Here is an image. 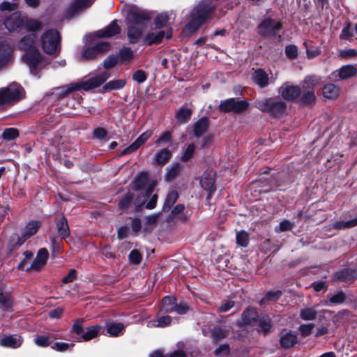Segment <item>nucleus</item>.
<instances>
[{
  "mask_svg": "<svg viewBox=\"0 0 357 357\" xmlns=\"http://www.w3.org/2000/svg\"><path fill=\"white\" fill-rule=\"evenodd\" d=\"M36 38L35 33H29L24 36L17 44L19 49L25 52L23 59L33 75H37L38 70L45 66V61L35 46Z\"/></svg>",
  "mask_w": 357,
  "mask_h": 357,
  "instance_id": "1",
  "label": "nucleus"
},
{
  "mask_svg": "<svg viewBox=\"0 0 357 357\" xmlns=\"http://www.w3.org/2000/svg\"><path fill=\"white\" fill-rule=\"evenodd\" d=\"M151 14L144 10L132 6L127 15L128 37L130 43H137L142 37V30L151 20Z\"/></svg>",
  "mask_w": 357,
  "mask_h": 357,
  "instance_id": "2",
  "label": "nucleus"
},
{
  "mask_svg": "<svg viewBox=\"0 0 357 357\" xmlns=\"http://www.w3.org/2000/svg\"><path fill=\"white\" fill-rule=\"evenodd\" d=\"M218 5L217 0H202L191 13V19L187 24L185 31L189 33L195 31L210 16Z\"/></svg>",
  "mask_w": 357,
  "mask_h": 357,
  "instance_id": "3",
  "label": "nucleus"
},
{
  "mask_svg": "<svg viewBox=\"0 0 357 357\" xmlns=\"http://www.w3.org/2000/svg\"><path fill=\"white\" fill-rule=\"evenodd\" d=\"M6 28L10 32H20L23 28L28 31L36 32L42 29L40 22L36 20H28L20 13H14L7 17L4 22Z\"/></svg>",
  "mask_w": 357,
  "mask_h": 357,
  "instance_id": "4",
  "label": "nucleus"
},
{
  "mask_svg": "<svg viewBox=\"0 0 357 357\" xmlns=\"http://www.w3.org/2000/svg\"><path fill=\"white\" fill-rule=\"evenodd\" d=\"M110 76L107 72H103L98 75L91 77L86 81L77 83H72L65 86L60 88L59 94L61 96H66L73 91H78L83 89L89 91L96 88L103 84Z\"/></svg>",
  "mask_w": 357,
  "mask_h": 357,
  "instance_id": "5",
  "label": "nucleus"
},
{
  "mask_svg": "<svg viewBox=\"0 0 357 357\" xmlns=\"http://www.w3.org/2000/svg\"><path fill=\"white\" fill-rule=\"evenodd\" d=\"M133 188L135 190H145L142 195L137 197L134 204L137 210L145 204L147 198L153 193L155 184L149 183L148 174L146 172L140 173L133 181Z\"/></svg>",
  "mask_w": 357,
  "mask_h": 357,
  "instance_id": "6",
  "label": "nucleus"
},
{
  "mask_svg": "<svg viewBox=\"0 0 357 357\" xmlns=\"http://www.w3.org/2000/svg\"><path fill=\"white\" fill-rule=\"evenodd\" d=\"M40 41L41 47L46 54H54L59 51L61 38L56 30L45 31L42 34Z\"/></svg>",
  "mask_w": 357,
  "mask_h": 357,
  "instance_id": "7",
  "label": "nucleus"
},
{
  "mask_svg": "<svg viewBox=\"0 0 357 357\" xmlns=\"http://www.w3.org/2000/svg\"><path fill=\"white\" fill-rule=\"evenodd\" d=\"M320 82V78L317 76H309L305 79L299 96V101L301 104L309 105L314 102V87L319 85Z\"/></svg>",
  "mask_w": 357,
  "mask_h": 357,
  "instance_id": "8",
  "label": "nucleus"
},
{
  "mask_svg": "<svg viewBox=\"0 0 357 357\" xmlns=\"http://www.w3.org/2000/svg\"><path fill=\"white\" fill-rule=\"evenodd\" d=\"M256 107L259 110L268 112L274 116L284 114L287 108V105L283 101L273 98L256 101Z\"/></svg>",
  "mask_w": 357,
  "mask_h": 357,
  "instance_id": "9",
  "label": "nucleus"
},
{
  "mask_svg": "<svg viewBox=\"0 0 357 357\" xmlns=\"http://www.w3.org/2000/svg\"><path fill=\"white\" fill-rule=\"evenodd\" d=\"M23 93V88L16 83L1 88L0 105H9L18 101L22 98Z\"/></svg>",
  "mask_w": 357,
  "mask_h": 357,
  "instance_id": "10",
  "label": "nucleus"
},
{
  "mask_svg": "<svg viewBox=\"0 0 357 357\" xmlns=\"http://www.w3.org/2000/svg\"><path fill=\"white\" fill-rule=\"evenodd\" d=\"M49 252L46 248H40L29 266H26V260H22L18 266L19 269L26 271H39L47 263Z\"/></svg>",
  "mask_w": 357,
  "mask_h": 357,
  "instance_id": "11",
  "label": "nucleus"
},
{
  "mask_svg": "<svg viewBox=\"0 0 357 357\" xmlns=\"http://www.w3.org/2000/svg\"><path fill=\"white\" fill-rule=\"evenodd\" d=\"M248 105V103L244 100H239L236 98H229L220 102L219 109L222 112L238 114L245 111Z\"/></svg>",
  "mask_w": 357,
  "mask_h": 357,
  "instance_id": "12",
  "label": "nucleus"
},
{
  "mask_svg": "<svg viewBox=\"0 0 357 357\" xmlns=\"http://www.w3.org/2000/svg\"><path fill=\"white\" fill-rule=\"evenodd\" d=\"M280 22L267 18L263 20L258 26L259 33L265 37H273L281 29Z\"/></svg>",
  "mask_w": 357,
  "mask_h": 357,
  "instance_id": "13",
  "label": "nucleus"
},
{
  "mask_svg": "<svg viewBox=\"0 0 357 357\" xmlns=\"http://www.w3.org/2000/svg\"><path fill=\"white\" fill-rule=\"evenodd\" d=\"M165 37L167 39L170 38L172 37V31L169 30L165 32V31L155 27L148 32L144 39V42L148 45L158 44L161 43L162 40Z\"/></svg>",
  "mask_w": 357,
  "mask_h": 357,
  "instance_id": "14",
  "label": "nucleus"
},
{
  "mask_svg": "<svg viewBox=\"0 0 357 357\" xmlns=\"http://www.w3.org/2000/svg\"><path fill=\"white\" fill-rule=\"evenodd\" d=\"M109 47L108 43H98L93 47H87L82 52L81 59L86 60L94 59L98 53L107 50Z\"/></svg>",
  "mask_w": 357,
  "mask_h": 357,
  "instance_id": "15",
  "label": "nucleus"
},
{
  "mask_svg": "<svg viewBox=\"0 0 357 357\" xmlns=\"http://www.w3.org/2000/svg\"><path fill=\"white\" fill-rule=\"evenodd\" d=\"M279 93L284 99L287 100H294L299 97L301 93V89L298 86L284 84L280 88Z\"/></svg>",
  "mask_w": 357,
  "mask_h": 357,
  "instance_id": "16",
  "label": "nucleus"
},
{
  "mask_svg": "<svg viewBox=\"0 0 357 357\" xmlns=\"http://www.w3.org/2000/svg\"><path fill=\"white\" fill-rule=\"evenodd\" d=\"M95 0H75L68 8L67 15L69 17L86 9Z\"/></svg>",
  "mask_w": 357,
  "mask_h": 357,
  "instance_id": "17",
  "label": "nucleus"
},
{
  "mask_svg": "<svg viewBox=\"0 0 357 357\" xmlns=\"http://www.w3.org/2000/svg\"><path fill=\"white\" fill-rule=\"evenodd\" d=\"M151 135L152 131L151 130H146L143 132L130 146L122 151L121 155L130 154L137 151L148 140Z\"/></svg>",
  "mask_w": 357,
  "mask_h": 357,
  "instance_id": "18",
  "label": "nucleus"
},
{
  "mask_svg": "<svg viewBox=\"0 0 357 357\" xmlns=\"http://www.w3.org/2000/svg\"><path fill=\"white\" fill-rule=\"evenodd\" d=\"M23 342V338L18 335H4L0 340V345L12 349L19 348Z\"/></svg>",
  "mask_w": 357,
  "mask_h": 357,
  "instance_id": "19",
  "label": "nucleus"
},
{
  "mask_svg": "<svg viewBox=\"0 0 357 357\" xmlns=\"http://www.w3.org/2000/svg\"><path fill=\"white\" fill-rule=\"evenodd\" d=\"M202 187L209 192L215 190V172L213 170H207L204 172L200 180Z\"/></svg>",
  "mask_w": 357,
  "mask_h": 357,
  "instance_id": "20",
  "label": "nucleus"
},
{
  "mask_svg": "<svg viewBox=\"0 0 357 357\" xmlns=\"http://www.w3.org/2000/svg\"><path fill=\"white\" fill-rule=\"evenodd\" d=\"M121 29L114 20L107 27L103 29L99 30L96 33V36L99 38H108L115 36L120 33Z\"/></svg>",
  "mask_w": 357,
  "mask_h": 357,
  "instance_id": "21",
  "label": "nucleus"
},
{
  "mask_svg": "<svg viewBox=\"0 0 357 357\" xmlns=\"http://www.w3.org/2000/svg\"><path fill=\"white\" fill-rule=\"evenodd\" d=\"M40 227V222L31 221L29 222L24 229L22 238L19 240V245H22L27 238L34 235Z\"/></svg>",
  "mask_w": 357,
  "mask_h": 357,
  "instance_id": "22",
  "label": "nucleus"
},
{
  "mask_svg": "<svg viewBox=\"0 0 357 357\" xmlns=\"http://www.w3.org/2000/svg\"><path fill=\"white\" fill-rule=\"evenodd\" d=\"M13 48L5 41L0 42V68L10 59Z\"/></svg>",
  "mask_w": 357,
  "mask_h": 357,
  "instance_id": "23",
  "label": "nucleus"
},
{
  "mask_svg": "<svg viewBox=\"0 0 357 357\" xmlns=\"http://www.w3.org/2000/svg\"><path fill=\"white\" fill-rule=\"evenodd\" d=\"M107 331L110 336L118 337L122 335L125 331L124 325L122 323L109 321L106 322Z\"/></svg>",
  "mask_w": 357,
  "mask_h": 357,
  "instance_id": "24",
  "label": "nucleus"
},
{
  "mask_svg": "<svg viewBox=\"0 0 357 357\" xmlns=\"http://www.w3.org/2000/svg\"><path fill=\"white\" fill-rule=\"evenodd\" d=\"M335 277L339 280L351 283L356 279V273L354 270L347 268L337 272Z\"/></svg>",
  "mask_w": 357,
  "mask_h": 357,
  "instance_id": "25",
  "label": "nucleus"
},
{
  "mask_svg": "<svg viewBox=\"0 0 357 357\" xmlns=\"http://www.w3.org/2000/svg\"><path fill=\"white\" fill-rule=\"evenodd\" d=\"M208 128V120L205 118H201L193 126L194 135L197 138H199Z\"/></svg>",
  "mask_w": 357,
  "mask_h": 357,
  "instance_id": "26",
  "label": "nucleus"
},
{
  "mask_svg": "<svg viewBox=\"0 0 357 357\" xmlns=\"http://www.w3.org/2000/svg\"><path fill=\"white\" fill-rule=\"evenodd\" d=\"M298 342L297 336L292 333H287L280 337V345L284 349L293 347Z\"/></svg>",
  "mask_w": 357,
  "mask_h": 357,
  "instance_id": "27",
  "label": "nucleus"
},
{
  "mask_svg": "<svg viewBox=\"0 0 357 357\" xmlns=\"http://www.w3.org/2000/svg\"><path fill=\"white\" fill-rule=\"evenodd\" d=\"M58 233L61 238H66L70 234V230L66 218L61 217L56 220Z\"/></svg>",
  "mask_w": 357,
  "mask_h": 357,
  "instance_id": "28",
  "label": "nucleus"
},
{
  "mask_svg": "<svg viewBox=\"0 0 357 357\" xmlns=\"http://www.w3.org/2000/svg\"><path fill=\"white\" fill-rule=\"evenodd\" d=\"M340 94V88L333 84H328L324 86L323 95L324 98L328 99H334L338 97Z\"/></svg>",
  "mask_w": 357,
  "mask_h": 357,
  "instance_id": "29",
  "label": "nucleus"
},
{
  "mask_svg": "<svg viewBox=\"0 0 357 357\" xmlns=\"http://www.w3.org/2000/svg\"><path fill=\"white\" fill-rule=\"evenodd\" d=\"M357 73L356 68L353 65H346L338 70V75L341 79H346Z\"/></svg>",
  "mask_w": 357,
  "mask_h": 357,
  "instance_id": "30",
  "label": "nucleus"
},
{
  "mask_svg": "<svg viewBox=\"0 0 357 357\" xmlns=\"http://www.w3.org/2000/svg\"><path fill=\"white\" fill-rule=\"evenodd\" d=\"M178 198V192L176 190H170L165 198L162 207L164 211H169Z\"/></svg>",
  "mask_w": 357,
  "mask_h": 357,
  "instance_id": "31",
  "label": "nucleus"
},
{
  "mask_svg": "<svg viewBox=\"0 0 357 357\" xmlns=\"http://www.w3.org/2000/svg\"><path fill=\"white\" fill-rule=\"evenodd\" d=\"M253 80L260 87H264L268 84V77L263 70L258 69L253 73Z\"/></svg>",
  "mask_w": 357,
  "mask_h": 357,
  "instance_id": "32",
  "label": "nucleus"
},
{
  "mask_svg": "<svg viewBox=\"0 0 357 357\" xmlns=\"http://www.w3.org/2000/svg\"><path fill=\"white\" fill-rule=\"evenodd\" d=\"M101 329L102 326L100 325L89 326L86 328V332L82 334V339L84 341H89L96 337L100 333Z\"/></svg>",
  "mask_w": 357,
  "mask_h": 357,
  "instance_id": "33",
  "label": "nucleus"
},
{
  "mask_svg": "<svg viewBox=\"0 0 357 357\" xmlns=\"http://www.w3.org/2000/svg\"><path fill=\"white\" fill-rule=\"evenodd\" d=\"M317 315V312L314 307H304L300 310V317L304 321L314 320Z\"/></svg>",
  "mask_w": 357,
  "mask_h": 357,
  "instance_id": "34",
  "label": "nucleus"
},
{
  "mask_svg": "<svg viewBox=\"0 0 357 357\" xmlns=\"http://www.w3.org/2000/svg\"><path fill=\"white\" fill-rule=\"evenodd\" d=\"M126 83V80L124 79H114L105 84L103 89L106 91L118 90L122 89L125 86Z\"/></svg>",
  "mask_w": 357,
  "mask_h": 357,
  "instance_id": "35",
  "label": "nucleus"
},
{
  "mask_svg": "<svg viewBox=\"0 0 357 357\" xmlns=\"http://www.w3.org/2000/svg\"><path fill=\"white\" fill-rule=\"evenodd\" d=\"M192 111L185 107H182L178 109L176 114V118L178 121L181 123H186L191 117Z\"/></svg>",
  "mask_w": 357,
  "mask_h": 357,
  "instance_id": "36",
  "label": "nucleus"
},
{
  "mask_svg": "<svg viewBox=\"0 0 357 357\" xmlns=\"http://www.w3.org/2000/svg\"><path fill=\"white\" fill-rule=\"evenodd\" d=\"M176 303V299L174 298L165 296L162 301V309L165 312H173Z\"/></svg>",
  "mask_w": 357,
  "mask_h": 357,
  "instance_id": "37",
  "label": "nucleus"
},
{
  "mask_svg": "<svg viewBox=\"0 0 357 357\" xmlns=\"http://www.w3.org/2000/svg\"><path fill=\"white\" fill-rule=\"evenodd\" d=\"M257 313L255 309L249 308L243 312L242 314V319L245 324H250L254 320L256 319Z\"/></svg>",
  "mask_w": 357,
  "mask_h": 357,
  "instance_id": "38",
  "label": "nucleus"
},
{
  "mask_svg": "<svg viewBox=\"0 0 357 357\" xmlns=\"http://www.w3.org/2000/svg\"><path fill=\"white\" fill-rule=\"evenodd\" d=\"M171 152L167 149H163L155 155V161L158 165L165 164L171 156Z\"/></svg>",
  "mask_w": 357,
  "mask_h": 357,
  "instance_id": "39",
  "label": "nucleus"
},
{
  "mask_svg": "<svg viewBox=\"0 0 357 357\" xmlns=\"http://www.w3.org/2000/svg\"><path fill=\"white\" fill-rule=\"evenodd\" d=\"M182 169V166L179 163L174 164L167 171L165 178L167 181H172L175 178Z\"/></svg>",
  "mask_w": 357,
  "mask_h": 357,
  "instance_id": "40",
  "label": "nucleus"
},
{
  "mask_svg": "<svg viewBox=\"0 0 357 357\" xmlns=\"http://www.w3.org/2000/svg\"><path fill=\"white\" fill-rule=\"evenodd\" d=\"M236 243L241 247H247L249 243V235L245 231H240L236 232Z\"/></svg>",
  "mask_w": 357,
  "mask_h": 357,
  "instance_id": "41",
  "label": "nucleus"
},
{
  "mask_svg": "<svg viewBox=\"0 0 357 357\" xmlns=\"http://www.w3.org/2000/svg\"><path fill=\"white\" fill-rule=\"evenodd\" d=\"M357 225V218L348 221H338L334 224V228L337 229H343L351 228Z\"/></svg>",
  "mask_w": 357,
  "mask_h": 357,
  "instance_id": "42",
  "label": "nucleus"
},
{
  "mask_svg": "<svg viewBox=\"0 0 357 357\" xmlns=\"http://www.w3.org/2000/svg\"><path fill=\"white\" fill-rule=\"evenodd\" d=\"M0 305L3 310H9L13 305L11 297L8 294L0 293Z\"/></svg>",
  "mask_w": 357,
  "mask_h": 357,
  "instance_id": "43",
  "label": "nucleus"
},
{
  "mask_svg": "<svg viewBox=\"0 0 357 357\" xmlns=\"http://www.w3.org/2000/svg\"><path fill=\"white\" fill-rule=\"evenodd\" d=\"M35 344L41 347H46L52 343V340L47 335H36L33 340Z\"/></svg>",
  "mask_w": 357,
  "mask_h": 357,
  "instance_id": "44",
  "label": "nucleus"
},
{
  "mask_svg": "<svg viewBox=\"0 0 357 357\" xmlns=\"http://www.w3.org/2000/svg\"><path fill=\"white\" fill-rule=\"evenodd\" d=\"M134 195L132 193L126 194L119 203V207L120 209H127L133 200Z\"/></svg>",
  "mask_w": 357,
  "mask_h": 357,
  "instance_id": "45",
  "label": "nucleus"
},
{
  "mask_svg": "<svg viewBox=\"0 0 357 357\" xmlns=\"http://www.w3.org/2000/svg\"><path fill=\"white\" fill-rule=\"evenodd\" d=\"M259 324L261 328V331L264 333H269L271 328V319L267 317H261L259 321Z\"/></svg>",
  "mask_w": 357,
  "mask_h": 357,
  "instance_id": "46",
  "label": "nucleus"
},
{
  "mask_svg": "<svg viewBox=\"0 0 357 357\" xmlns=\"http://www.w3.org/2000/svg\"><path fill=\"white\" fill-rule=\"evenodd\" d=\"M353 37L354 34L351 30V25L349 23L343 27L340 38L342 40L351 41L353 40Z\"/></svg>",
  "mask_w": 357,
  "mask_h": 357,
  "instance_id": "47",
  "label": "nucleus"
},
{
  "mask_svg": "<svg viewBox=\"0 0 357 357\" xmlns=\"http://www.w3.org/2000/svg\"><path fill=\"white\" fill-rule=\"evenodd\" d=\"M142 259V254L136 249L132 250L129 254V261L132 264L138 265Z\"/></svg>",
  "mask_w": 357,
  "mask_h": 357,
  "instance_id": "48",
  "label": "nucleus"
},
{
  "mask_svg": "<svg viewBox=\"0 0 357 357\" xmlns=\"http://www.w3.org/2000/svg\"><path fill=\"white\" fill-rule=\"evenodd\" d=\"M169 17L166 13L159 14L154 20L155 27L161 29L168 22Z\"/></svg>",
  "mask_w": 357,
  "mask_h": 357,
  "instance_id": "49",
  "label": "nucleus"
},
{
  "mask_svg": "<svg viewBox=\"0 0 357 357\" xmlns=\"http://www.w3.org/2000/svg\"><path fill=\"white\" fill-rule=\"evenodd\" d=\"M19 135L18 130L15 128H6L2 133V137L6 140H13Z\"/></svg>",
  "mask_w": 357,
  "mask_h": 357,
  "instance_id": "50",
  "label": "nucleus"
},
{
  "mask_svg": "<svg viewBox=\"0 0 357 357\" xmlns=\"http://www.w3.org/2000/svg\"><path fill=\"white\" fill-rule=\"evenodd\" d=\"M314 326V324L312 323L301 324L298 328V331L302 336L307 337L312 333Z\"/></svg>",
  "mask_w": 357,
  "mask_h": 357,
  "instance_id": "51",
  "label": "nucleus"
},
{
  "mask_svg": "<svg viewBox=\"0 0 357 357\" xmlns=\"http://www.w3.org/2000/svg\"><path fill=\"white\" fill-rule=\"evenodd\" d=\"M294 227V223L291 222L288 220H282L279 226L275 228L276 232H281L291 230Z\"/></svg>",
  "mask_w": 357,
  "mask_h": 357,
  "instance_id": "52",
  "label": "nucleus"
},
{
  "mask_svg": "<svg viewBox=\"0 0 357 357\" xmlns=\"http://www.w3.org/2000/svg\"><path fill=\"white\" fill-rule=\"evenodd\" d=\"M172 318L170 316L166 315L158 318L155 321L156 324H152L151 326L157 327H165L171 323Z\"/></svg>",
  "mask_w": 357,
  "mask_h": 357,
  "instance_id": "53",
  "label": "nucleus"
},
{
  "mask_svg": "<svg viewBox=\"0 0 357 357\" xmlns=\"http://www.w3.org/2000/svg\"><path fill=\"white\" fill-rule=\"evenodd\" d=\"M195 149V146L194 144H189L181 158V160L183 162L189 160L193 155Z\"/></svg>",
  "mask_w": 357,
  "mask_h": 357,
  "instance_id": "54",
  "label": "nucleus"
},
{
  "mask_svg": "<svg viewBox=\"0 0 357 357\" xmlns=\"http://www.w3.org/2000/svg\"><path fill=\"white\" fill-rule=\"evenodd\" d=\"M285 54L289 59H294L297 57L298 49L296 45H289L285 47Z\"/></svg>",
  "mask_w": 357,
  "mask_h": 357,
  "instance_id": "55",
  "label": "nucleus"
},
{
  "mask_svg": "<svg viewBox=\"0 0 357 357\" xmlns=\"http://www.w3.org/2000/svg\"><path fill=\"white\" fill-rule=\"evenodd\" d=\"M346 298L345 294L343 291H339L337 294L332 296L329 301L331 303L333 304H340L342 303Z\"/></svg>",
  "mask_w": 357,
  "mask_h": 357,
  "instance_id": "56",
  "label": "nucleus"
},
{
  "mask_svg": "<svg viewBox=\"0 0 357 357\" xmlns=\"http://www.w3.org/2000/svg\"><path fill=\"white\" fill-rule=\"evenodd\" d=\"M212 334L215 341H218L227 336V332L221 328H215Z\"/></svg>",
  "mask_w": 357,
  "mask_h": 357,
  "instance_id": "57",
  "label": "nucleus"
},
{
  "mask_svg": "<svg viewBox=\"0 0 357 357\" xmlns=\"http://www.w3.org/2000/svg\"><path fill=\"white\" fill-rule=\"evenodd\" d=\"M73 344H68L66 342H55L52 346V348L57 351L63 352L69 349L70 347H73Z\"/></svg>",
  "mask_w": 357,
  "mask_h": 357,
  "instance_id": "58",
  "label": "nucleus"
},
{
  "mask_svg": "<svg viewBox=\"0 0 357 357\" xmlns=\"http://www.w3.org/2000/svg\"><path fill=\"white\" fill-rule=\"evenodd\" d=\"M158 200V195L153 194L151 195L149 197L147 198L146 201L145 202L146 204V208L147 209H153L156 206Z\"/></svg>",
  "mask_w": 357,
  "mask_h": 357,
  "instance_id": "59",
  "label": "nucleus"
},
{
  "mask_svg": "<svg viewBox=\"0 0 357 357\" xmlns=\"http://www.w3.org/2000/svg\"><path fill=\"white\" fill-rule=\"evenodd\" d=\"M120 56L124 61H129L133 57V52L130 48L123 47L120 51Z\"/></svg>",
  "mask_w": 357,
  "mask_h": 357,
  "instance_id": "60",
  "label": "nucleus"
},
{
  "mask_svg": "<svg viewBox=\"0 0 357 357\" xmlns=\"http://www.w3.org/2000/svg\"><path fill=\"white\" fill-rule=\"evenodd\" d=\"M229 351V347L228 344H222L215 350L214 354L217 356H222L228 355Z\"/></svg>",
  "mask_w": 357,
  "mask_h": 357,
  "instance_id": "61",
  "label": "nucleus"
},
{
  "mask_svg": "<svg viewBox=\"0 0 357 357\" xmlns=\"http://www.w3.org/2000/svg\"><path fill=\"white\" fill-rule=\"evenodd\" d=\"M82 319H77L75 321L73 325L72 331L73 333L77 335H82L84 333L83 326H82Z\"/></svg>",
  "mask_w": 357,
  "mask_h": 357,
  "instance_id": "62",
  "label": "nucleus"
},
{
  "mask_svg": "<svg viewBox=\"0 0 357 357\" xmlns=\"http://www.w3.org/2000/svg\"><path fill=\"white\" fill-rule=\"evenodd\" d=\"M117 63V58L115 56H108L103 63V66L106 69H109L115 66Z\"/></svg>",
  "mask_w": 357,
  "mask_h": 357,
  "instance_id": "63",
  "label": "nucleus"
},
{
  "mask_svg": "<svg viewBox=\"0 0 357 357\" xmlns=\"http://www.w3.org/2000/svg\"><path fill=\"white\" fill-rule=\"evenodd\" d=\"M189 310L188 305L185 303H181L180 304L176 303L174 312L178 314H185Z\"/></svg>",
  "mask_w": 357,
  "mask_h": 357,
  "instance_id": "64",
  "label": "nucleus"
}]
</instances>
